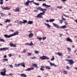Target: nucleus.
Instances as JSON below:
<instances>
[{
  "instance_id": "obj_1",
  "label": "nucleus",
  "mask_w": 77,
  "mask_h": 77,
  "mask_svg": "<svg viewBox=\"0 0 77 77\" xmlns=\"http://www.w3.org/2000/svg\"><path fill=\"white\" fill-rule=\"evenodd\" d=\"M37 10H39L40 11H42L43 13H45L46 11H47V9H43L41 7H38L36 8Z\"/></svg>"
},
{
  "instance_id": "obj_2",
  "label": "nucleus",
  "mask_w": 77,
  "mask_h": 77,
  "mask_svg": "<svg viewBox=\"0 0 77 77\" xmlns=\"http://www.w3.org/2000/svg\"><path fill=\"white\" fill-rule=\"evenodd\" d=\"M45 13H40V14H38L37 16V17L38 18H42V15L44 14Z\"/></svg>"
},
{
  "instance_id": "obj_3",
  "label": "nucleus",
  "mask_w": 77,
  "mask_h": 77,
  "mask_svg": "<svg viewBox=\"0 0 77 77\" xmlns=\"http://www.w3.org/2000/svg\"><path fill=\"white\" fill-rule=\"evenodd\" d=\"M2 71H3V72H1V74L2 75H6V69H3L2 70Z\"/></svg>"
},
{
  "instance_id": "obj_4",
  "label": "nucleus",
  "mask_w": 77,
  "mask_h": 77,
  "mask_svg": "<svg viewBox=\"0 0 77 77\" xmlns=\"http://www.w3.org/2000/svg\"><path fill=\"white\" fill-rule=\"evenodd\" d=\"M1 8L2 9H4V10H10L11 9V8H8V7H5L4 6H2Z\"/></svg>"
},
{
  "instance_id": "obj_5",
  "label": "nucleus",
  "mask_w": 77,
  "mask_h": 77,
  "mask_svg": "<svg viewBox=\"0 0 77 77\" xmlns=\"http://www.w3.org/2000/svg\"><path fill=\"white\" fill-rule=\"evenodd\" d=\"M33 1H30L29 0H27V1L26 2V3H24V4L26 6H29V4L30 3H31L32 2H33Z\"/></svg>"
},
{
  "instance_id": "obj_6",
  "label": "nucleus",
  "mask_w": 77,
  "mask_h": 77,
  "mask_svg": "<svg viewBox=\"0 0 77 77\" xmlns=\"http://www.w3.org/2000/svg\"><path fill=\"white\" fill-rule=\"evenodd\" d=\"M68 61L69 62H68V63L70 65H73V64L74 63V62L72 59L69 60Z\"/></svg>"
},
{
  "instance_id": "obj_7",
  "label": "nucleus",
  "mask_w": 77,
  "mask_h": 77,
  "mask_svg": "<svg viewBox=\"0 0 77 77\" xmlns=\"http://www.w3.org/2000/svg\"><path fill=\"white\" fill-rule=\"evenodd\" d=\"M8 49H9L8 48H3L0 49V51H6V50H7Z\"/></svg>"
},
{
  "instance_id": "obj_8",
  "label": "nucleus",
  "mask_w": 77,
  "mask_h": 77,
  "mask_svg": "<svg viewBox=\"0 0 77 77\" xmlns=\"http://www.w3.org/2000/svg\"><path fill=\"white\" fill-rule=\"evenodd\" d=\"M33 69H34V67L28 68L27 69L25 70L26 71H31V70H33Z\"/></svg>"
},
{
  "instance_id": "obj_9",
  "label": "nucleus",
  "mask_w": 77,
  "mask_h": 77,
  "mask_svg": "<svg viewBox=\"0 0 77 77\" xmlns=\"http://www.w3.org/2000/svg\"><path fill=\"white\" fill-rule=\"evenodd\" d=\"M19 32L18 31H16V32H15L14 34H11V36H15V35H17L18 34Z\"/></svg>"
},
{
  "instance_id": "obj_10",
  "label": "nucleus",
  "mask_w": 77,
  "mask_h": 77,
  "mask_svg": "<svg viewBox=\"0 0 77 77\" xmlns=\"http://www.w3.org/2000/svg\"><path fill=\"white\" fill-rule=\"evenodd\" d=\"M10 47H16V46L15 44H14L12 42L10 43L9 44Z\"/></svg>"
},
{
  "instance_id": "obj_11",
  "label": "nucleus",
  "mask_w": 77,
  "mask_h": 77,
  "mask_svg": "<svg viewBox=\"0 0 77 77\" xmlns=\"http://www.w3.org/2000/svg\"><path fill=\"white\" fill-rule=\"evenodd\" d=\"M66 41H67L70 42H72V39L69 37L66 38Z\"/></svg>"
},
{
  "instance_id": "obj_12",
  "label": "nucleus",
  "mask_w": 77,
  "mask_h": 77,
  "mask_svg": "<svg viewBox=\"0 0 77 77\" xmlns=\"http://www.w3.org/2000/svg\"><path fill=\"white\" fill-rule=\"evenodd\" d=\"M4 36L5 38H11V37H12V35H7L5 34L4 35Z\"/></svg>"
},
{
  "instance_id": "obj_13",
  "label": "nucleus",
  "mask_w": 77,
  "mask_h": 77,
  "mask_svg": "<svg viewBox=\"0 0 77 77\" xmlns=\"http://www.w3.org/2000/svg\"><path fill=\"white\" fill-rule=\"evenodd\" d=\"M42 6H45V7H46V8H48L49 7H51V6L50 5H46L45 3H44L43 4Z\"/></svg>"
},
{
  "instance_id": "obj_14",
  "label": "nucleus",
  "mask_w": 77,
  "mask_h": 77,
  "mask_svg": "<svg viewBox=\"0 0 77 77\" xmlns=\"http://www.w3.org/2000/svg\"><path fill=\"white\" fill-rule=\"evenodd\" d=\"M46 56H43L40 57V59L41 60H45Z\"/></svg>"
},
{
  "instance_id": "obj_15",
  "label": "nucleus",
  "mask_w": 77,
  "mask_h": 77,
  "mask_svg": "<svg viewBox=\"0 0 77 77\" xmlns=\"http://www.w3.org/2000/svg\"><path fill=\"white\" fill-rule=\"evenodd\" d=\"M18 75H20L21 77H26L27 75L24 74H18Z\"/></svg>"
},
{
  "instance_id": "obj_16",
  "label": "nucleus",
  "mask_w": 77,
  "mask_h": 77,
  "mask_svg": "<svg viewBox=\"0 0 77 77\" xmlns=\"http://www.w3.org/2000/svg\"><path fill=\"white\" fill-rule=\"evenodd\" d=\"M0 14L2 17H6V14H3L2 13H1Z\"/></svg>"
},
{
  "instance_id": "obj_17",
  "label": "nucleus",
  "mask_w": 77,
  "mask_h": 77,
  "mask_svg": "<svg viewBox=\"0 0 77 77\" xmlns=\"http://www.w3.org/2000/svg\"><path fill=\"white\" fill-rule=\"evenodd\" d=\"M33 66H34L35 68H38V65L37 64L34 63L33 64Z\"/></svg>"
},
{
  "instance_id": "obj_18",
  "label": "nucleus",
  "mask_w": 77,
  "mask_h": 77,
  "mask_svg": "<svg viewBox=\"0 0 77 77\" xmlns=\"http://www.w3.org/2000/svg\"><path fill=\"white\" fill-rule=\"evenodd\" d=\"M44 24H45V25H46V26H47V27L48 28H50V25L48 24H47L46 23H44Z\"/></svg>"
},
{
  "instance_id": "obj_19",
  "label": "nucleus",
  "mask_w": 77,
  "mask_h": 77,
  "mask_svg": "<svg viewBox=\"0 0 77 77\" xmlns=\"http://www.w3.org/2000/svg\"><path fill=\"white\" fill-rule=\"evenodd\" d=\"M20 65L23 67H25V64H24V63H20Z\"/></svg>"
},
{
  "instance_id": "obj_20",
  "label": "nucleus",
  "mask_w": 77,
  "mask_h": 77,
  "mask_svg": "<svg viewBox=\"0 0 77 77\" xmlns=\"http://www.w3.org/2000/svg\"><path fill=\"white\" fill-rule=\"evenodd\" d=\"M11 22V20L9 19H6V21H5V23H10Z\"/></svg>"
},
{
  "instance_id": "obj_21",
  "label": "nucleus",
  "mask_w": 77,
  "mask_h": 77,
  "mask_svg": "<svg viewBox=\"0 0 77 77\" xmlns=\"http://www.w3.org/2000/svg\"><path fill=\"white\" fill-rule=\"evenodd\" d=\"M44 66H41V68H40V70L41 71H44Z\"/></svg>"
},
{
  "instance_id": "obj_22",
  "label": "nucleus",
  "mask_w": 77,
  "mask_h": 77,
  "mask_svg": "<svg viewBox=\"0 0 77 77\" xmlns=\"http://www.w3.org/2000/svg\"><path fill=\"white\" fill-rule=\"evenodd\" d=\"M33 23V21H29L27 22V23L29 24H32Z\"/></svg>"
},
{
  "instance_id": "obj_23",
  "label": "nucleus",
  "mask_w": 77,
  "mask_h": 77,
  "mask_svg": "<svg viewBox=\"0 0 77 77\" xmlns=\"http://www.w3.org/2000/svg\"><path fill=\"white\" fill-rule=\"evenodd\" d=\"M53 24L55 27H56L57 28H58V25H57L56 23H53Z\"/></svg>"
},
{
  "instance_id": "obj_24",
  "label": "nucleus",
  "mask_w": 77,
  "mask_h": 77,
  "mask_svg": "<svg viewBox=\"0 0 77 77\" xmlns=\"http://www.w3.org/2000/svg\"><path fill=\"white\" fill-rule=\"evenodd\" d=\"M20 11V9L18 8H17L16 9H15V12H19V11Z\"/></svg>"
},
{
  "instance_id": "obj_25",
  "label": "nucleus",
  "mask_w": 77,
  "mask_h": 77,
  "mask_svg": "<svg viewBox=\"0 0 77 77\" xmlns=\"http://www.w3.org/2000/svg\"><path fill=\"white\" fill-rule=\"evenodd\" d=\"M58 55L60 56H62L63 54H62V53H60V52H58Z\"/></svg>"
},
{
  "instance_id": "obj_26",
  "label": "nucleus",
  "mask_w": 77,
  "mask_h": 77,
  "mask_svg": "<svg viewBox=\"0 0 77 77\" xmlns=\"http://www.w3.org/2000/svg\"><path fill=\"white\" fill-rule=\"evenodd\" d=\"M33 3H34V4H35V5H36V6H39V4L38 3L35 2H33Z\"/></svg>"
},
{
  "instance_id": "obj_27",
  "label": "nucleus",
  "mask_w": 77,
  "mask_h": 77,
  "mask_svg": "<svg viewBox=\"0 0 77 77\" xmlns=\"http://www.w3.org/2000/svg\"><path fill=\"white\" fill-rule=\"evenodd\" d=\"M54 20H55L54 19H50L49 22H50L51 23H52V22H53V21H54Z\"/></svg>"
},
{
  "instance_id": "obj_28",
  "label": "nucleus",
  "mask_w": 77,
  "mask_h": 77,
  "mask_svg": "<svg viewBox=\"0 0 77 77\" xmlns=\"http://www.w3.org/2000/svg\"><path fill=\"white\" fill-rule=\"evenodd\" d=\"M60 28H61L65 29V28H66V26L65 25L63 26H60Z\"/></svg>"
},
{
  "instance_id": "obj_29",
  "label": "nucleus",
  "mask_w": 77,
  "mask_h": 77,
  "mask_svg": "<svg viewBox=\"0 0 77 77\" xmlns=\"http://www.w3.org/2000/svg\"><path fill=\"white\" fill-rule=\"evenodd\" d=\"M3 0H0V5L3 4Z\"/></svg>"
},
{
  "instance_id": "obj_30",
  "label": "nucleus",
  "mask_w": 77,
  "mask_h": 77,
  "mask_svg": "<svg viewBox=\"0 0 77 77\" xmlns=\"http://www.w3.org/2000/svg\"><path fill=\"white\" fill-rule=\"evenodd\" d=\"M33 45V43L32 41H31L30 44H29V46H32V45Z\"/></svg>"
},
{
  "instance_id": "obj_31",
  "label": "nucleus",
  "mask_w": 77,
  "mask_h": 77,
  "mask_svg": "<svg viewBox=\"0 0 77 77\" xmlns=\"http://www.w3.org/2000/svg\"><path fill=\"white\" fill-rule=\"evenodd\" d=\"M33 36V34L32 33H30L29 34V37H32Z\"/></svg>"
},
{
  "instance_id": "obj_32",
  "label": "nucleus",
  "mask_w": 77,
  "mask_h": 77,
  "mask_svg": "<svg viewBox=\"0 0 77 77\" xmlns=\"http://www.w3.org/2000/svg\"><path fill=\"white\" fill-rule=\"evenodd\" d=\"M46 69H51V68L50 67L48 66H47L46 67Z\"/></svg>"
},
{
  "instance_id": "obj_33",
  "label": "nucleus",
  "mask_w": 77,
  "mask_h": 77,
  "mask_svg": "<svg viewBox=\"0 0 77 77\" xmlns=\"http://www.w3.org/2000/svg\"><path fill=\"white\" fill-rule=\"evenodd\" d=\"M23 24H26V23H27V21L26 20H23Z\"/></svg>"
},
{
  "instance_id": "obj_34",
  "label": "nucleus",
  "mask_w": 77,
  "mask_h": 77,
  "mask_svg": "<svg viewBox=\"0 0 77 77\" xmlns=\"http://www.w3.org/2000/svg\"><path fill=\"white\" fill-rule=\"evenodd\" d=\"M54 60V56H52V57L51 58V61H53V60Z\"/></svg>"
},
{
  "instance_id": "obj_35",
  "label": "nucleus",
  "mask_w": 77,
  "mask_h": 77,
  "mask_svg": "<svg viewBox=\"0 0 77 77\" xmlns=\"http://www.w3.org/2000/svg\"><path fill=\"white\" fill-rule=\"evenodd\" d=\"M54 63H53L51 62H50V64L51 65V66H54Z\"/></svg>"
},
{
  "instance_id": "obj_36",
  "label": "nucleus",
  "mask_w": 77,
  "mask_h": 77,
  "mask_svg": "<svg viewBox=\"0 0 77 77\" xmlns=\"http://www.w3.org/2000/svg\"><path fill=\"white\" fill-rule=\"evenodd\" d=\"M34 53L35 54H38V53H39V51H35Z\"/></svg>"
},
{
  "instance_id": "obj_37",
  "label": "nucleus",
  "mask_w": 77,
  "mask_h": 77,
  "mask_svg": "<svg viewBox=\"0 0 77 77\" xmlns=\"http://www.w3.org/2000/svg\"><path fill=\"white\" fill-rule=\"evenodd\" d=\"M12 26V23H10L8 24V25L6 26V27H8L9 26Z\"/></svg>"
},
{
  "instance_id": "obj_38",
  "label": "nucleus",
  "mask_w": 77,
  "mask_h": 77,
  "mask_svg": "<svg viewBox=\"0 0 77 77\" xmlns=\"http://www.w3.org/2000/svg\"><path fill=\"white\" fill-rule=\"evenodd\" d=\"M32 56V54L31 53H28V56Z\"/></svg>"
},
{
  "instance_id": "obj_39",
  "label": "nucleus",
  "mask_w": 77,
  "mask_h": 77,
  "mask_svg": "<svg viewBox=\"0 0 77 77\" xmlns=\"http://www.w3.org/2000/svg\"><path fill=\"white\" fill-rule=\"evenodd\" d=\"M8 58H5L3 60V61L4 62H5V61H8Z\"/></svg>"
},
{
  "instance_id": "obj_40",
  "label": "nucleus",
  "mask_w": 77,
  "mask_h": 77,
  "mask_svg": "<svg viewBox=\"0 0 77 77\" xmlns=\"http://www.w3.org/2000/svg\"><path fill=\"white\" fill-rule=\"evenodd\" d=\"M63 15L64 16H65V17H69V16H68L65 15V14H64L63 13Z\"/></svg>"
},
{
  "instance_id": "obj_41",
  "label": "nucleus",
  "mask_w": 77,
  "mask_h": 77,
  "mask_svg": "<svg viewBox=\"0 0 77 77\" xmlns=\"http://www.w3.org/2000/svg\"><path fill=\"white\" fill-rule=\"evenodd\" d=\"M67 49L69 50V51H71V49L70 48L67 47Z\"/></svg>"
},
{
  "instance_id": "obj_42",
  "label": "nucleus",
  "mask_w": 77,
  "mask_h": 77,
  "mask_svg": "<svg viewBox=\"0 0 77 77\" xmlns=\"http://www.w3.org/2000/svg\"><path fill=\"white\" fill-rule=\"evenodd\" d=\"M37 1H39V2H45V0H36Z\"/></svg>"
},
{
  "instance_id": "obj_43",
  "label": "nucleus",
  "mask_w": 77,
  "mask_h": 77,
  "mask_svg": "<svg viewBox=\"0 0 77 77\" xmlns=\"http://www.w3.org/2000/svg\"><path fill=\"white\" fill-rule=\"evenodd\" d=\"M26 51H27V50L26 49H25L23 51V53H26Z\"/></svg>"
},
{
  "instance_id": "obj_44",
  "label": "nucleus",
  "mask_w": 77,
  "mask_h": 77,
  "mask_svg": "<svg viewBox=\"0 0 77 77\" xmlns=\"http://www.w3.org/2000/svg\"><path fill=\"white\" fill-rule=\"evenodd\" d=\"M0 41L1 42H5V40L3 39H0Z\"/></svg>"
},
{
  "instance_id": "obj_45",
  "label": "nucleus",
  "mask_w": 77,
  "mask_h": 77,
  "mask_svg": "<svg viewBox=\"0 0 77 77\" xmlns=\"http://www.w3.org/2000/svg\"><path fill=\"white\" fill-rule=\"evenodd\" d=\"M66 68L67 69L69 70V67L68 66H66Z\"/></svg>"
},
{
  "instance_id": "obj_46",
  "label": "nucleus",
  "mask_w": 77,
  "mask_h": 77,
  "mask_svg": "<svg viewBox=\"0 0 77 77\" xmlns=\"http://www.w3.org/2000/svg\"><path fill=\"white\" fill-rule=\"evenodd\" d=\"M62 20H66L65 19V18H63V16H62Z\"/></svg>"
},
{
  "instance_id": "obj_47",
  "label": "nucleus",
  "mask_w": 77,
  "mask_h": 77,
  "mask_svg": "<svg viewBox=\"0 0 77 77\" xmlns=\"http://www.w3.org/2000/svg\"><path fill=\"white\" fill-rule=\"evenodd\" d=\"M63 72H64L65 74H67V71L64 70Z\"/></svg>"
},
{
  "instance_id": "obj_48",
  "label": "nucleus",
  "mask_w": 77,
  "mask_h": 77,
  "mask_svg": "<svg viewBox=\"0 0 77 77\" xmlns=\"http://www.w3.org/2000/svg\"><path fill=\"white\" fill-rule=\"evenodd\" d=\"M36 59V57H35V56H33V57L32 58V59Z\"/></svg>"
},
{
  "instance_id": "obj_49",
  "label": "nucleus",
  "mask_w": 77,
  "mask_h": 77,
  "mask_svg": "<svg viewBox=\"0 0 77 77\" xmlns=\"http://www.w3.org/2000/svg\"><path fill=\"white\" fill-rule=\"evenodd\" d=\"M43 40H45V39H46V37H43L42 38Z\"/></svg>"
},
{
  "instance_id": "obj_50",
  "label": "nucleus",
  "mask_w": 77,
  "mask_h": 77,
  "mask_svg": "<svg viewBox=\"0 0 77 77\" xmlns=\"http://www.w3.org/2000/svg\"><path fill=\"white\" fill-rule=\"evenodd\" d=\"M62 8V6H58V8L60 9H61V8Z\"/></svg>"
},
{
  "instance_id": "obj_51",
  "label": "nucleus",
  "mask_w": 77,
  "mask_h": 77,
  "mask_svg": "<svg viewBox=\"0 0 77 77\" xmlns=\"http://www.w3.org/2000/svg\"><path fill=\"white\" fill-rule=\"evenodd\" d=\"M37 39H39V40H41L42 39V38H39V37H37Z\"/></svg>"
},
{
  "instance_id": "obj_52",
  "label": "nucleus",
  "mask_w": 77,
  "mask_h": 77,
  "mask_svg": "<svg viewBox=\"0 0 77 77\" xmlns=\"http://www.w3.org/2000/svg\"><path fill=\"white\" fill-rule=\"evenodd\" d=\"M9 66H10V67L11 68V67H12V68H13V66H12V65H9Z\"/></svg>"
},
{
  "instance_id": "obj_53",
  "label": "nucleus",
  "mask_w": 77,
  "mask_h": 77,
  "mask_svg": "<svg viewBox=\"0 0 77 77\" xmlns=\"http://www.w3.org/2000/svg\"><path fill=\"white\" fill-rule=\"evenodd\" d=\"M12 54H8L9 57H11L12 56Z\"/></svg>"
},
{
  "instance_id": "obj_54",
  "label": "nucleus",
  "mask_w": 77,
  "mask_h": 77,
  "mask_svg": "<svg viewBox=\"0 0 77 77\" xmlns=\"http://www.w3.org/2000/svg\"><path fill=\"white\" fill-rule=\"evenodd\" d=\"M15 66H16V67H18V64H15Z\"/></svg>"
},
{
  "instance_id": "obj_55",
  "label": "nucleus",
  "mask_w": 77,
  "mask_h": 77,
  "mask_svg": "<svg viewBox=\"0 0 77 77\" xmlns=\"http://www.w3.org/2000/svg\"><path fill=\"white\" fill-rule=\"evenodd\" d=\"M10 32H13L14 31V29H10Z\"/></svg>"
},
{
  "instance_id": "obj_56",
  "label": "nucleus",
  "mask_w": 77,
  "mask_h": 77,
  "mask_svg": "<svg viewBox=\"0 0 77 77\" xmlns=\"http://www.w3.org/2000/svg\"><path fill=\"white\" fill-rule=\"evenodd\" d=\"M20 24H23V22L22 21H20Z\"/></svg>"
},
{
  "instance_id": "obj_57",
  "label": "nucleus",
  "mask_w": 77,
  "mask_h": 77,
  "mask_svg": "<svg viewBox=\"0 0 77 77\" xmlns=\"http://www.w3.org/2000/svg\"><path fill=\"white\" fill-rule=\"evenodd\" d=\"M64 23L65 24V25H67V24H68V23H67V22H64Z\"/></svg>"
},
{
  "instance_id": "obj_58",
  "label": "nucleus",
  "mask_w": 77,
  "mask_h": 77,
  "mask_svg": "<svg viewBox=\"0 0 77 77\" xmlns=\"http://www.w3.org/2000/svg\"><path fill=\"white\" fill-rule=\"evenodd\" d=\"M67 0H61V1H62L63 2H65Z\"/></svg>"
},
{
  "instance_id": "obj_59",
  "label": "nucleus",
  "mask_w": 77,
  "mask_h": 77,
  "mask_svg": "<svg viewBox=\"0 0 77 77\" xmlns=\"http://www.w3.org/2000/svg\"><path fill=\"white\" fill-rule=\"evenodd\" d=\"M49 57H46V58H45V59H48H48H49Z\"/></svg>"
},
{
  "instance_id": "obj_60",
  "label": "nucleus",
  "mask_w": 77,
  "mask_h": 77,
  "mask_svg": "<svg viewBox=\"0 0 77 77\" xmlns=\"http://www.w3.org/2000/svg\"><path fill=\"white\" fill-rule=\"evenodd\" d=\"M60 23H62V22H63V20H60Z\"/></svg>"
},
{
  "instance_id": "obj_61",
  "label": "nucleus",
  "mask_w": 77,
  "mask_h": 77,
  "mask_svg": "<svg viewBox=\"0 0 77 77\" xmlns=\"http://www.w3.org/2000/svg\"><path fill=\"white\" fill-rule=\"evenodd\" d=\"M12 75H13L12 73H10L9 75H11L12 76Z\"/></svg>"
},
{
  "instance_id": "obj_62",
  "label": "nucleus",
  "mask_w": 77,
  "mask_h": 77,
  "mask_svg": "<svg viewBox=\"0 0 77 77\" xmlns=\"http://www.w3.org/2000/svg\"><path fill=\"white\" fill-rule=\"evenodd\" d=\"M4 58H6V57H7V56L6 55H5L4 56Z\"/></svg>"
},
{
  "instance_id": "obj_63",
  "label": "nucleus",
  "mask_w": 77,
  "mask_h": 77,
  "mask_svg": "<svg viewBox=\"0 0 77 77\" xmlns=\"http://www.w3.org/2000/svg\"><path fill=\"white\" fill-rule=\"evenodd\" d=\"M34 12H38V10H35L34 11Z\"/></svg>"
},
{
  "instance_id": "obj_64",
  "label": "nucleus",
  "mask_w": 77,
  "mask_h": 77,
  "mask_svg": "<svg viewBox=\"0 0 77 77\" xmlns=\"http://www.w3.org/2000/svg\"><path fill=\"white\" fill-rule=\"evenodd\" d=\"M62 36V34H60V36L61 37V36Z\"/></svg>"
}]
</instances>
